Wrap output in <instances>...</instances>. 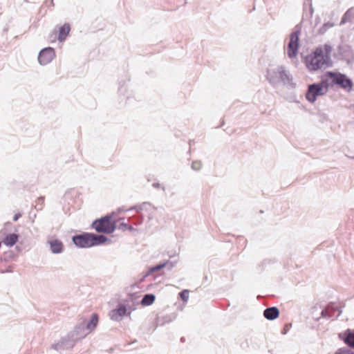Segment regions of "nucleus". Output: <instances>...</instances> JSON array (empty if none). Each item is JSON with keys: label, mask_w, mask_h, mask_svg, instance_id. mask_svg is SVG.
Here are the masks:
<instances>
[{"label": "nucleus", "mask_w": 354, "mask_h": 354, "mask_svg": "<svg viewBox=\"0 0 354 354\" xmlns=\"http://www.w3.org/2000/svg\"><path fill=\"white\" fill-rule=\"evenodd\" d=\"M301 34L300 29L294 31L290 36V41L289 42V57H294L297 55L299 47V36Z\"/></svg>", "instance_id": "6e6552de"}, {"label": "nucleus", "mask_w": 354, "mask_h": 354, "mask_svg": "<svg viewBox=\"0 0 354 354\" xmlns=\"http://www.w3.org/2000/svg\"><path fill=\"white\" fill-rule=\"evenodd\" d=\"M155 298V295L153 294L145 295L142 299L141 304L143 306H149L153 303Z\"/></svg>", "instance_id": "2eb2a0df"}, {"label": "nucleus", "mask_w": 354, "mask_h": 354, "mask_svg": "<svg viewBox=\"0 0 354 354\" xmlns=\"http://www.w3.org/2000/svg\"><path fill=\"white\" fill-rule=\"evenodd\" d=\"M21 216V214H17L16 215H15L14 216V221H16L18 220V218Z\"/></svg>", "instance_id": "aec40b11"}, {"label": "nucleus", "mask_w": 354, "mask_h": 354, "mask_svg": "<svg viewBox=\"0 0 354 354\" xmlns=\"http://www.w3.org/2000/svg\"><path fill=\"white\" fill-rule=\"evenodd\" d=\"M126 307L124 305H120L117 309L113 310L110 313V317L113 320L118 321L126 315Z\"/></svg>", "instance_id": "9b49d317"}, {"label": "nucleus", "mask_w": 354, "mask_h": 354, "mask_svg": "<svg viewBox=\"0 0 354 354\" xmlns=\"http://www.w3.org/2000/svg\"><path fill=\"white\" fill-rule=\"evenodd\" d=\"M107 239L103 235H95L91 233H84L73 236V241L75 245L80 248H89L104 243Z\"/></svg>", "instance_id": "f03ea898"}, {"label": "nucleus", "mask_w": 354, "mask_h": 354, "mask_svg": "<svg viewBox=\"0 0 354 354\" xmlns=\"http://www.w3.org/2000/svg\"><path fill=\"white\" fill-rule=\"evenodd\" d=\"M189 291L188 290H184L182 292L179 293V296L181 298V299L185 302H187L189 299Z\"/></svg>", "instance_id": "dca6fc26"}, {"label": "nucleus", "mask_w": 354, "mask_h": 354, "mask_svg": "<svg viewBox=\"0 0 354 354\" xmlns=\"http://www.w3.org/2000/svg\"><path fill=\"white\" fill-rule=\"evenodd\" d=\"M202 162L199 160L194 161L192 164V167L196 171H198L202 168Z\"/></svg>", "instance_id": "a211bd4d"}, {"label": "nucleus", "mask_w": 354, "mask_h": 354, "mask_svg": "<svg viewBox=\"0 0 354 354\" xmlns=\"http://www.w3.org/2000/svg\"><path fill=\"white\" fill-rule=\"evenodd\" d=\"M91 227L97 232L111 234L113 232L116 228V224L115 222L112 220V217L111 216H106L94 221Z\"/></svg>", "instance_id": "39448f33"}, {"label": "nucleus", "mask_w": 354, "mask_h": 354, "mask_svg": "<svg viewBox=\"0 0 354 354\" xmlns=\"http://www.w3.org/2000/svg\"><path fill=\"white\" fill-rule=\"evenodd\" d=\"M325 79L328 80L330 86L338 85L340 88L351 91L353 84L346 75L337 72H326L324 75Z\"/></svg>", "instance_id": "7ed1b4c3"}, {"label": "nucleus", "mask_w": 354, "mask_h": 354, "mask_svg": "<svg viewBox=\"0 0 354 354\" xmlns=\"http://www.w3.org/2000/svg\"><path fill=\"white\" fill-rule=\"evenodd\" d=\"M334 354H354V352L346 348L337 349Z\"/></svg>", "instance_id": "f3484780"}, {"label": "nucleus", "mask_w": 354, "mask_h": 354, "mask_svg": "<svg viewBox=\"0 0 354 354\" xmlns=\"http://www.w3.org/2000/svg\"><path fill=\"white\" fill-rule=\"evenodd\" d=\"M344 342L351 348H354V330L348 329L339 335Z\"/></svg>", "instance_id": "1a4fd4ad"}, {"label": "nucleus", "mask_w": 354, "mask_h": 354, "mask_svg": "<svg viewBox=\"0 0 354 354\" xmlns=\"http://www.w3.org/2000/svg\"><path fill=\"white\" fill-rule=\"evenodd\" d=\"M55 53L53 48L48 47L43 49L39 54L38 60L42 65L49 64L55 57Z\"/></svg>", "instance_id": "0eeeda50"}, {"label": "nucleus", "mask_w": 354, "mask_h": 354, "mask_svg": "<svg viewBox=\"0 0 354 354\" xmlns=\"http://www.w3.org/2000/svg\"><path fill=\"white\" fill-rule=\"evenodd\" d=\"M48 243L53 253L58 254L63 252L64 244L61 241L56 239H53L49 240Z\"/></svg>", "instance_id": "9d476101"}, {"label": "nucleus", "mask_w": 354, "mask_h": 354, "mask_svg": "<svg viewBox=\"0 0 354 354\" xmlns=\"http://www.w3.org/2000/svg\"><path fill=\"white\" fill-rule=\"evenodd\" d=\"M166 263H162V264H159V265H157L156 266H153V267H151L150 269H149V272H157L161 269H162L163 268L165 267L166 266Z\"/></svg>", "instance_id": "6ab92c4d"}, {"label": "nucleus", "mask_w": 354, "mask_h": 354, "mask_svg": "<svg viewBox=\"0 0 354 354\" xmlns=\"http://www.w3.org/2000/svg\"><path fill=\"white\" fill-rule=\"evenodd\" d=\"M326 312H327V310H326H326H323V311H322V315H324L325 313H326Z\"/></svg>", "instance_id": "412c9836"}, {"label": "nucleus", "mask_w": 354, "mask_h": 354, "mask_svg": "<svg viewBox=\"0 0 354 354\" xmlns=\"http://www.w3.org/2000/svg\"><path fill=\"white\" fill-rule=\"evenodd\" d=\"M70 30V25L68 24H65L60 26L57 30L53 31V32L49 36V39L51 42H54L57 39L59 41H63L68 35Z\"/></svg>", "instance_id": "423d86ee"}, {"label": "nucleus", "mask_w": 354, "mask_h": 354, "mask_svg": "<svg viewBox=\"0 0 354 354\" xmlns=\"http://www.w3.org/2000/svg\"><path fill=\"white\" fill-rule=\"evenodd\" d=\"M18 241V236L16 234H10L3 239V242L7 246L14 245Z\"/></svg>", "instance_id": "ddd939ff"}, {"label": "nucleus", "mask_w": 354, "mask_h": 354, "mask_svg": "<svg viewBox=\"0 0 354 354\" xmlns=\"http://www.w3.org/2000/svg\"><path fill=\"white\" fill-rule=\"evenodd\" d=\"M330 83L328 80L325 79L324 75L319 84H313L308 86V91L306 94V97L310 102H314L318 96L325 95L328 90Z\"/></svg>", "instance_id": "20e7f679"}, {"label": "nucleus", "mask_w": 354, "mask_h": 354, "mask_svg": "<svg viewBox=\"0 0 354 354\" xmlns=\"http://www.w3.org/2000/svg\"><path fill=\"white\" fill-rule=\"evenodd\" d=\"M121 225H122V226H124V227H127V225H126V224H123V223H122V224H121Z\"/></svg>", "instance_id": "4be33fe9"}, {"label": "nucleus", "mask_w": 354, "mask_h": 354, "mask_svg": "<svg viewBox=\"0 0 354 354\" xmlns=\"http://www.w3.org/2000/svg\"><path fill=\"white\" fill-rule=\"evenodd\" d=\"M98 319V315L96 313L93 314L90 322L87 324L86 328L89 331L93 330L97 325Z\"/></svg>", "instance_id": "4468645a"}, {"label": "nucleus", "mask_w": 354, "mask_h": 354, "mask_svg": "<svg viewBox=\"0 0 354 354\" xmlns=\"http://www.w3.org/2000/svg\"><path fill=\"white\" fill-rule=\"evenodd\" d=\"M263 315L268 319H274L279 316V310L275 307L268 308L264 310Z\"/></svg>", "instance_id": "f8f14e48"}, {"label": "nucleus", "mask_w": 354, "mask_h": 354, "mask_svg": "<svg viewBox=\"0 0 354 354\" xmlns=\"http://www.w3.org/2000/svg\"><path fill=\"white\" fill-rule=\"evenodd\" d=\"M332 48L328 44L317 47L305 58V65L310 71H316L330 63Z\"/></svg>", "instance_id": "f257e3e1"}]
</instances>
